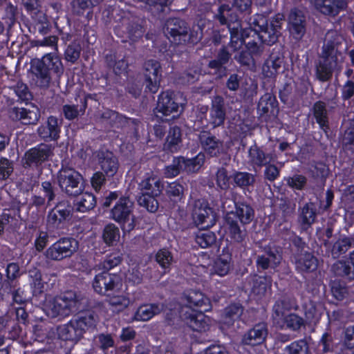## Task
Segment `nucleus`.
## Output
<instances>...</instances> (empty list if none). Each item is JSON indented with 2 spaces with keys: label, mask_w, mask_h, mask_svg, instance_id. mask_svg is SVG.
I'll list each match as a JSON object with an SVG mask.
<instances>
[{
  "label": "nucleus",
  "mask_w": 354,
  "mask_h": 354,
  "mask_svg": "<svg viewBox=\"0 0 354 354\" xmlns=\"http://www.w3.org/2000/svg\"><path fill=\"white\" fill-rule=\"evenodd\" d=\"M72 207L68 202L59 203L48 214V225L53 228L62 227L63 223L71 218Z\"/></svg>",
  "instance_id": "obj_15"
},
{
  "label": "nucleus",
  "mask_w": 354,
  "mask_h": 354,
  "mask_svg": "<svg viewBox=\"0 0 354 354\" xmlns=\"http://www.w3.org/2000/svg\"><path fill=\"white\" fill-rule=\"evenodd\" d=\"M180 160L178 162H181L183 170L187 172H196L198 171L205 162V155L203 153H199L194 158L185 159L183 157H180Z\"/></svg>",
  "instance_id": "obj_35"
},
{
  "label": "nucleus",
  "mask_w": 354,
  "mask_h": 354,
  "mask_svg": "<svg viewBox=\"0 0 354 354\" xmlns=\"http://www.w3.org/2000/svg\"><path fill=\"white\" fill-rule=\"evenodd\" d=\"M155 259L156 261L162 268L165 270L170 269L171 265L173 262V256L169 250L166 249H161L158 250L156 254Z\"/></svg>",
  "instance_id": "obj_45"
},
{
  "label": "nucleus",
  "mask_w": 354,
  "mask_h": 354,
  "mask_svg": "<svg viewBox=\"0 0 354 354\" xmlns=\"http://www.w3.org/2000/svg\"><path fill=\"white\" fill-rule=\"evenodd\" d=\"M65 54L68 61L74 62L80 57V47L78 45H70L66 48Z\"/></svg>",
  "instance_id": "obj_62"
},
{
  "label": "nucleus",
  "mask_w": 354,
  "mask_h": 354,
  "mask_svg": "<svg viewBox=\"0 0 354 354\" xmlns=\"http://www.w3.org/2000/svg\"><path fill=\"white\" fill-rule=\"evenodd\" d=\"M283 20V15L279 13L270 20L268 25L266 16L257 14L250 19V26L263 43L271 45L277 41Z\"/></svg>",
  "instance_id": "obj_3"
},
{
  "label": "nucleus",
  "mask_w": 354,
  "mask_h": 354,
  "mask_svg": "<svg viewBox=\"0 0 354 354\" xmlns=\"http://www.w3.org/2000/svg\"><path fill=\"white\" fill-rule=\"evenodd\" d=\"M78 308V300L75 293L72 291L55 297H48L44 305V312L52 318L68 316Z\"/></svg>",
  "instance_id": "obj_4"
},
{
  "label": "nucleus",
  "mask_w": 354,
  "mask_h": 354,
  "mask_svg": "<svg viewBox=\"0 0 354 354\" xmlns=\"http://www.w3.org/2000/svg\"><path fill=\"white\" fill-rule=\"evenodd\" d=\"M164 310V306L159 304H146L140 306L136 310L133 319L139 322H146L153 316Z\"/></svg>",
  "instance_id": "obj_26"
},
{
  "label": "nucleus",
  "mask_w": 354,
  "mask_h": 354,
  "mask_svg": "<svg viewBox=\"0 0 354 354\" xmlns=\"http://www.w3.org/2000/svg\"><path fill=\"white\" fill-rule=\"evenodd\" d=\"M60 127L57 118L50 116L46 122L38 128L37 133L45 140H56L59 137Z\"/></svg>",
  "instance_id": "obj_20"
},
{
  "label": "nucleus",
  "mask_w": 354,
  "mask_h": 354,
  "mask_svg": "<svg viewBox=\"0 0 354 354\" xmlns=\"http://www.w3.org/2000/svg\"><path fill=\"white\" fill-rule=\"evenodd\" d=\"M313 113L317 122L324 131H326L328 127V117L324 103L322 102H316L313 106Z\"/></svg>",
  "instance_id": "obj_41"
},
{
  "label": "nucleus",
  "mask_w": 354,
  "mask_h": 354,
  "mask_svg": "<svg viewBox=\"0 0 354 354\" xmlns=\"http://www.w3.org/2000/svg\"><path fill=\"white\" fill-rule=\"evenodd\" d=\"M350 246L351 241L348 238L339 239L333 245L331 254L334 258H337L340 254L346 252Z\"/></svg>",
  "instance_id": "obj_47"
},
{
  "label": "nucleus",
  "mask_w": 354,
  "mask_h": 354,
  "mask_svg": "<svg viewBox=\"0 0 354 354\" xmlns=\"http://www.w3.org/2000/svg\"><path fill=\"white\" fill-rule=\"evenodd\" d=\"M243 313V308L239 304H232L227 306L222 318L223 324L227 326L232 325L234 322L239 319Z\"/></svg>",
  "instance_id": "obj_37"
},
{
  "label": "nucleus",
  "mask_w": 354,
  "mask_h": 354,
  "mask_svg": "<svg viewBox=\"0 0 354 354\" xmlns=\"http://www.w3.org/2000/svg\"><path fill=\"white\" fill-rule=\"evenodd\" d=\"M281 66V60L277 59L275 60L268 61L263 67V71L266 76L273 77L279 71Z\"/></svg>",
  "instance_id": "obj_48"
},
{
  "label": "nucleus",
  "mask_w": 354,
  "mask_h": 354,
  "mask_svg": "<svg viewBox=\"0 0 354 354\" xmlns=\"http://www.w3.org/2000/svg\"><path fill=\"white\" fill-rule=\"evenodd\" d=\"M109 304L114 310L121 312L130 305L131 300L127 294H121L110 297Z\"/></svg>",
  "instance_id": "obj_43"
},
{
  "label": "nucleus",
  "mask_w": 354,
  "mask_h": 354,
  "mask_svg": "<svg viewBox=\"0 0 354 354\" xmlns=\"http://www.w3.org/2000/svg\"><path fill=\"white\" fill-rule=\"evenodd\" d=\"M51 152V147L48 145H40L32 148L25 154L26 163L28 165L41 164L48 159Z\"/></svg>",
  "instance_id": "obj_21"
},
{
  "label": "nucleus",
  "mask_w": 354,
  "mask_h": 354,
  "mask_svg": "<svg viewBox=\"0 0 354 354\" xmlns=\"http://www.w3.org/2000/svg\"><path fill=\"white\" fill-rule=\"evenodd\" d=\"M57 332L58 337L64 341L77 342L82 337L73 319L67 324L58 326Z\"/></svg>",
  "instance_id": "obj_27"
},
{
  "label": "nucleus",
  "mask_w": 354,
  "mask_h": 354,
  "mask_svg": "<svg viewBox=\"0 0 354 354\" xmlns=\"http://www.w3.org/2000/svg\"><path fill=\"white\" fill-rule=\"evenodd\" d=\"M181 142V133L178 127L171 128L167 136V140L165 144L166 149L171 152L177 151L180 148Z\"/></svg>",
  "instance_id": "obj_39"
},
{
  "label": "nucleus",
  "mask_w": 354,
  "mask_h": 354,
  "mask_svg": "<svg viewBox=\"0 0 354 354\" xmlns=\"http://www.w3.org/2000/svg\"><path fill=\"white\" fill-rule=\"evenodd\" d=\"M121 258L118 254H113L108 256L106 259L100 263V269L110 270L120 264Z\"/></svg>",
  "instance_id": "obj_57"
},
{
  "label": "nucleus",
  "mask_w": 354,
  "mask_h": 354,
  "mask_svg": "<svg viewBox=\"0 0 354 354\" xmlns=\"http://www.w3.org/2000/svg\"><path fill=\"white\" fill-rule=\"evenodd\" d=\"M287 183L292 189H301L306 183V179L301 175H294L287 179Z\"/></svg>",
  "instance_id": "obj_58"
},
{
  "label": "nucleus",
  "mask_w": 354,
  "mask_h": 354,
  "mask_svg": "<svg viewBox=\"0 0 354 354\" xmlns=\"http://www.w3.org/2000/svg\"><path fill=\"white\" fill-rule=\"evenodd\" d=\"M223 101L220 97H216L212 100L209 120L213 127L221 126L225 120V113L223 109Z\"/></svg>",
  "instance_id": "obj_30"
},
{
  "label": "nucleus",
  "mask_w": 354,
  "mask_h": 354,
  "mask_svg": "<svg viewBox=\"0 0 354 354\" xmlns=\"http://www.w3.org/2000/svg\"><path fill=\"white\" fill-rule=\"evenodd\" d=\"M98 163L107 176H113L118 169L117 158L110 151H100L97 153Z\"/></svg>",
  "instance_id": "obj_25"
},
{
  "label": "nucleus",
  "mask_w": 354,
  "mask_h": 354,
  "mask_svg": "<svg viewBox=\"0 0 354 354\" xmlns=\"http://www.w3.org/2000/svg\"><path fill=\"white\" fill-rule=\"evenodd\" d=\"M120 278L107 272L97 274L93 282L95 292L100 295H106L109 291L116 290L120 288Z\"/></svg>",
  "instance_id": "obj_12"
},
{
  "label": "nucleus",
  "mask_w": 354,
  "mask_h": 354,
  "mask_svg": "<svg viewBox=\"0 0 354 354\" xmlns=\"http://www.w3.org/2000/svg\"><path fill=\"white\" fill-rule=\"evenodd\" d=\"M14 91L20 100H26L28 99L29 93L26 84L18 82L14 88Z\"/></svg>",
  "instance_id": "obj_63"
},
{
  "label": "nucleus",
  "mask_w": 354,
  "mask_h": 354,
  "mask_svg": "<svg viewBox=\"0 0 354 354\" xmlns=\"http://www.w3.org/2000/svg\"><path fill=\"white\" fill-rule=\"evenodd\" d=\"M78 250V242L73 238H62L52 244L45 252L47 259L61 261L71 257Z\"/></svg>",
  "instance_id": "obj_10"
},
{
  "label": "nucleus",
  "mask_w": 354,
  "mask_h": 354,
  "mask_svg": "<svg viewBox=\"0 0 354 354\" xmlns=\"http://www.w3.org/2000/svg\"><path fill=\"white\" fill-rule=\"evenodd\" d=\"M202 148L211 157H216L225 152L223 142L209 132L202 131L198 136Z\"/></svg>",
  "instance_id": "obj_16"
},
{
  "label": "nucleus",
  "mask_w": 354,
  "mask_h": 354,
  "mask_svg": "<svg viewBox=\"0 0 354 354\" xmlns=\"http://www.w3.org/2000/svg\"><path fill=\"white\" fill-rule=\"evenodd\" d=\"M279 306H274V314L273 318L275 324L281 328H290L292 330L299 329L303 324L304 320L301 317L295 314L285 315L279 310Z\"/></svg>",
  "instance_id": "obj_17"
},
{
  "label": "nucleus",
  "mask_w": 354,
  "mask_h": 354,
  "mask_svg": "<svg viewBox=\"0 0 354 354\" xmlns=\"http://www.w3.org/2000/svg\"><path fill=\"white\" fill-rule=\"evenodd\" d=\"M275 103V100L271 96H265L260 100L258 110L262 113H273Z\"/></svg>",
  "instance_id": "obj_50"
},
{
  "label": "nucleus",
  "mask_w": 354,
  "mask_h": 354,
  "mask_svg": "<svg viewBox=\"0 0 354 354\" xmlns=\"http://www.w3.org/2000/svg\"><path fill=\"white\" fill-rule=\"evenodd\" d=\"M315 218V212L313 209L308 205L303 207L301 213V219L304 224L310 225Z\"/></svg>",
  "instance_id": "obj_59"
},
{
  "label": "nucleus",
  "mask_w": 354,
  "mask_h": 354,
  "mask_svg": "<svg viewBox=\"0 0 354 354\" xmlns=\"http://www.w3.org/2000/svg\"><path fill=\"white\" fill-rule=\"evenodd\" d=\"M30 278V285L33 295L41 294L44 291V283L41 280V274L37 268L31 269L28 271Z\"/></svg>",
  "instance_id": "obj_40"
},
{
  "label": "nucleus",
  "mask_w": 354,
  "mask_h": 354,
  "mask_svg": "<svg viewBox=\"0 0 354 354\" xmlns=\"http://www.w3.org/2000/svg\"><path fill=\"white\" fill-rule=\"evenodd\" d=\"M95 344L103 351L114 346V341L109 334H100L95 337Z\"/></svg>",
  "instance_id": "obj_51"
},
{
  "label": "nucleus",
  "mask_w": 354,
  "mask_h": 354,
  "mask_svg": "<svg viewBox=\"0 0 354 354\" xmlns=\"http://www.w3.org/2000/svg\"><path fill=\"white\" fill-rule=\"evenodd\" d=\"M96 201L95 196L88 192L82 193L77 199L75 207L77 211L86 212L92 209L95 205Z\"/></svg>",
  "instance_id": "obj_36"
},
{
  "label": "nucleus",
  "mask_w": 354,
  "mask_h": 354,
  "mask_svg": "<svg viewBox=\"0 0 354 354\" xmlns=\"http://www.w3.org/2000/svg\"><path fill=\"white\" fill-rule=\"evenodd\" d=\"M73 320L78 330H80L81 335H83L86 330L95 327L98 318L92 313H86L73 319Z\"/></svg>",
  "instance_id": "obj_33"
},
{
  "label": "nucleus",
  "mask_w": 354,
  "mask_h": 354,
  "mask_svg": "<svg viewBox=\"0 0 354 354\" xmlns=\"http://www.w3.org/2000/svg\"><path fill=\"white\" fill-rule=\"evenodd\" d=\"M268 334L265 324L261 323L255 325L242 339V342L246 345L254 346L263 342Z\"/></svg>",
  "instance_id": "obj_23"
},
{
  "label": "nucleus",
  "mask_w": 354,
  "mask_h": 354,
  "mask_svg": "<svg viewBox=\"0 0 354 354\" xmlns=\"http://www.w3.org/2000/svg\"><path fill=\"white\" fill-rule=\"evenodd\" d=\"M13 167L10 162L5 158L0 159V178H7L12 172Z\"/></svg>",
  "instance_id": "obj_61"
},
{
  "label": "nucleus",
  "mask_w": 354,
  "mask_h": 354,
  "mask_svg": "<svg viewBox=\"0 0 354 354\" xmlns=\"http://www.w3.org/2000/svg\"><path fill=\"white\" fill-rule=\"evenodd\" d=\"M232 213L234 214V218L237 217L243 225L250 223L254 218V210L245 203L236 205L235 212Z\"/></svg>",
  "instance_id": "obj_38"
},
{
  "label": "nucleus",
  "mask_w": 354,
  "mask_h": 354,
  "mask_svg": "<svg viewBox=\"0 0 354 354\" xmlns=\"http://www.w3.org/2000/svg\"><path fill=\"white\" fill-rule=\"evenodd\" d=\"M234 180L239 187H247L254 181V176L247 172H237L234 174Z\"/></svg>",
  "instance_id": "obj_49"
},
{
  "label": "nucleus",
  "mask_w": 354,
  "mask_h": 354,
  "mask_svg": "<svg viewBox=\"0 0 354 354\" xmlns=\"http://www.w3.org/2000/svg\"><path fill=\"white\" fill-rule=\"evenodd\" d=\"M189 308H196L200 311H209L212 309V304L208 297L198 290L189 291L185 297Z\"/></svg>",
  "instance_id": "obj_24"
},
{
  "label": "nucleus",
  "mask_w": 354,
  "mask_h": 354,
  "mask_svg": "<svg viewBox=\"0 0 354 354\" xmlns=\"http://www.w3.org/2000/svg\"><path fill=\"white\" fill-rule=\"evenodd\" d=\"M102 237L107 245H115L120 240V230L114 224H108L104 229Z\"/></svg>",
  "instance_id": "obj_42"
},
{
  "label": "nucleus",
  "mask_w": 354,
  "mask_h": 354,
  "mask_svg": "<svg viewBox=\"0 0 354 354\" xmlns=\"http://www.w3.org/2000/svg\"><path fill=\"white\" fill-rule=\"evenodd\" d=\"M57 180L62 191L69 196H77L84 189L82 175L72 168H62L57 173Z\"/></svg>",
  "instance_id": "obj_7"
},
{
  "label": "nucleus",
  "mask_w": 354,
  "mask_h": 354,
  "mask_svg": "<svg viewBox=\"0 0 354 354\" xmlns=\"http://www.w3.org/2000/svg\"><path fill=\"white\" fill-rule=\"evenodd\" d=\"M249 162L252 166L261 167L268 163L274 161L275 157L272 154H265V153L258 148L256 145L250 147L248 151Z\"/></svg>",
  "instance_id": "obj_29"
},
{
  "label": "nucleus",
  "mask_w": 354,
  "mask_h": 354,
  "mask_svg": "<svg viewBox=\"0 0 354 354\" xmlns=\"http://www.w3.org/2000/svg\"><path fill=\"white\" fill-rule=\"evenodd\" d=\"M343 37L336 31H328L325 37L319 62L316 66V76L322 82L330 79L335 71H339L343 63V55L339 50Z\"/></svg>",
  "instance_id": "obj_1"
},
{
  "label": "nucleus",
  "mask_w": 354,
  "mask_h": 354,
  "mask_svg": "<svg viewBox=\"0 0 354 354\" xmlns=\"http://www.w3.org/2000/svg\"><path fill=\"white\" fill-rule=\"evenodd\" d=\"M227 234L234 242L240 243L245 238V233L241 230L237 223L234 221V214L230 212L226 216Z\"/></svg>",
  "instance_id": "obj_34"
},
{
  "label": "nucleus",
  "mask_w": 354,
  "mask_h": 354,
  "mask_svg": "<svg viewBox=\"0 0 354 354\" xmlns=\"http://www.w3.org/2000/svg\"><path fill=\"white\" fill-rule=\"evenodd\" d=\"M32 70L37 77L42 80V85L47 86L50 81V74L59 77L64 71L60 58L55 53H47L41 59L32 62Z\"/></svg>",
  "instance_id": "obj_6"
},
{
  "label": "nucleus",
  "mask_w": 354,
  "mask_h": 354,
  "mask_svg": "<svg viewBox=\"0 0 354 354\" xmlns=\"http://www.w3.org/2000/svg\"><path fill=\"white\" fill-rule=\"evenodd\" d=\"M306 351L307 345L303 340L294 342L285 348V352L288 354H303Z\"/></svg>",
  "instance_id": "obj_52"
},
{
  "label": "nucleus",
  "mask_w": 354,
  "mask_h": 354,
  "mask_svg": "<svg viewBox=\"0 0 354 354\" xmlns=\"http://www.w3.org/2000/svg\"><path fill=\"white\" fill-rule=\"evenodd\" d=\"M317 10L324 15L336 16L346 6L345 0H315Z\"/></svg>",
  "instance_id": "obj_22"
},
{
  "label": "nucleus",
  "mask_w": 354,
  "mask_h": 354,
  "mask_svg": "<svg viewBox=\"0 0 354 354\" xmlns=\"http://www.w3.org/2000/svg\"><path fill=\"white\" fill-rule=\"evenodd\" d=\"M187 323L192 330L203 332L209 329L211 324V319L204 315L202 311L190 314L186 317Z\"/></svg>",
  "instance_id": "obj_28"
},
{
  "label": "nucleus",
  "mask_w": 354,
  "mask_h": 354,
  "mask_svg": "<svg viewBox=\"0 0 354 354\" xmlns=\"http://www.w3.org/2000/svg\"><path fill=\"white\" fill-rule=\"evenodd\" d=\"M180 158H175L173 160V162L165 167V175L167 178H173L176 176L180 171H183V167L181 165V162H178V160H180Z\"/></svg>",
  "instance_id": "obj_54"
},
{
  "label": "nucleus",
  "mask_w": 354,
  "mask_h": 354,
  "mask_svg": "<svg viewBox=\"0 0 354 354\" xmlns=\"http://www.w3.org/2000/svg\"><path fill=\"white\" fill-rule=\"evenodd\" d=\"M48 241V234L45 232H40L35 242L36 250L41 251L46 247Z\"/></svg>",
  "instance_id": "obj_64"
},
{
  "label": "nucleus",
  "mask_w": 354,
  "mask_h": 354,
  "mask_svg": "<svg viewBox=\"0 0 354 354\" xmlns=\"http://www.w3.org/2000/svg\"><path fill=\"white\" fill-rule=\"evenodd\" d=\"M232 268V254L229 248L225 247L214 262L212 274L224 277L230 272Z\"/></svg>",
  "instance_id": "obj_18"
},
{
  "label": "nucleus",
  "mask_w": 354,
  "mask_h": 354,
  "mask_svg": "<svg viewBox=\"0 0 354 354\" xmlns=\"http://www.w3.org/2000/svg\"><path fill=\"white\" fill-rule=\"evenodd\" d=\"M288 30L290 37L299 41L306 33V18L302 11L293 9L288 18Z\"/></svg>",
  "instance_id": "obj_14"
},
{
  "label": "nucleus",
  "mask_w": 354,
  "mask_h": 354,
  "mask_svg": "<svg viewBox=\"0 0 354 354\" xmlns=\"http://www.w3.org/2000/svg\"><path fill=\"white\" fill-rule=\"evenodd\" d=\"M305 316L308 322L315 323L319 319L321 312L314 304L310 303L306 306Z\"/></svg>",
  "instance_id": "obj_53"
},
{
  "label": "nucleus",
  "mask_w": 354,
  "mask_h": 354,
  "mask_svg": "<svg viewBox=\"0 0 354 354\" xmlns=\"http://www.w3.org/2000/svg\"><path fill=\"white\" fill-rule=\"evenodd\" d=\"M331 292L334 297L337 300H342L348 295L346 288L335 281L331 286Z\"/></svg>",
  "instance_id": "obj_60"
},
{
  "label": "nucleus",
  "mask_w": 354,
  "mask_h": 354,
  "mask_svg": "<svg viewBox=\"0 0 354 354\" xmlns=\"http://www.w3.org/2000/svg\"><path fill=\"white\" fill-rule=\"evenodd\" d=\"M270 281L265 277H259L254 282L252 292L259 297L266 295L270 289Z\"/></svg>",
  "instance_id": "obj_46"
},
{
  "label": "nucleus",
  "mask_w": 354,
  "mask_h": 354,
  "mask_svg": "<svg viewBox=\"0 0 354 354\" xmlns=\"http://www.w3.org/2000/svg\"><path fill=\"white\" fill-rule=\"evenodd\" d=\"M166 192L168 196L173 200H175L176 198H180L183 193V187L179 183L174 182L167 186Z\"/></svg>",
  "instance_id": "obj_55"
},
{
  "label": "nucleus",
  "mask_w": 354,
  "mask_h": 354,
  "mask_svg": "<svg viewBox=\"0 0 354 354\" xmlns=\"http://www.w3.org/2000/svg\"><path fill=\"white\" fill-rule=\"evenodd\" d=\"M187 100L181 93L165 91L158 96L155 109L156 116L163 121H170L182 113Z\"/></svg>",
  "instance_id": "obj_2"
},
{
  "label": "nucleus",
  "mask_w": 354,
  "mask_h": 354,
  "mask_svg": "<svg viewBox=\"0 0 354 354\" xmlns=\"http://www.w3.org/2000/svg\"><path fill=\"white\" fill-rule=\"evenodd\" d=\"M145 83L146 88L152 93L158 91L162 76L161 66L155 60H149L145 64Z\"/></svg>",
  "instance_id": "obj_13"
},
{
  "label": "nucleus",
  "mask_w": 354,
  "mask_h": 354,
  "mask_svg": "<svg viewBox=\"0 0 354 354\" xmlns=\"http://www.w3.org/2000/svg\"><path fill=\"white\" fill-rule=\"evenodd\" d=\"M162 188L163 185L158 176L151 174L145 178L139 184L138 204L150 212H156L158 208L157 197L161 194Z\"/></svg>",
  "instance_id": "obj_5"
},
{
  "label": "nucleus",
  "mask_w": 354,
  "mask_h": 354,
  "mask_svg": "<svg viewBox=\"0 0 354 354\" xmlns=\"http://www.w3.org/2000/svg\"><path fill=\"white\" fill-rule=\"evenodd\" d=\"M192 219L194 224L201 228H209L216 223V215L203 199L196 200L193 205Z\"/></svg>",
  "instance_id": "obj_11"
},
{
  "label": "nucleus",
  "mask_w": 354,
  "mask_h": 354,
  "mask_svg": "<svg viewBox=\"0 0 354 354\" xmlns=\"http://www.w3.org/2000/svg\"><path fill=\"white\" fill-rule=\"evenodd\" d=\"M216 184L222 189H226L230 186V177L224 168H221L217 171Z\"/></svg>",
  "instance_id": "obj_56"
},
{
  "label": "nucleus",
  "mask_w": 354,
  "mask_h": 354,
  "mask_svg": "<svg viewBox=\"0 0 354 354\" xmlns=\"http://www.w3.org/2000/svg\"><path fill=\"white\" fill-rule=\"evenodd\" d=\"M133 203L128 197H122L111 211V218L119 223L127 231L135 227V217L132 214Z\"/></svg>",
  "instance_id": "obj_8"
},
{
  "label": "nucleus",
  "mask_w": 354,
  "mask_h": 354,
  "mask_svg": "<svg viewBox=\"0 0 354 354\" xmlns=\"http://www.w3.org/2000/svg\"><path fill=\"white\" fill-rule=\"evenodd\" d=\"M196 35H187L186 23L178 19H172L167 21L166 34L172 42L181 44L187 41L192 43L197 42L201 38V30L197 26Z\"/></svg>",
  "instance_id": "obj_9"
},
{
  "label": "nucleus",
  "mask_w": 354,
  "mask_h": 354,
  "mask_svg": "<svg viewBox=\"0 0 354 354\" xmlns=\"http://www.w3.org/2000/svg\"><path fill=\"white\" fill-rule=\"evenodd\" d=\"M333 270L338 276L354 278V250L350 253L348 261H338L334 263Z\"/></svg>",
  "instance_id": "obj_32"
},
{
  "label": "nucleus",
  "mask_w": 354,
  "mask_h": 354,
  "mask_svg": "<svg viewBox=\"0 0 354 354\" xmlns=\"http://www.w3.org/2000/svg\"><path fill=\"white\" fill-rule=\"evenodd\" d=\"M10 117L12 120H20L25 124H31L39 120L40 112L36 106H32L31 109L15 107L10 111Z\"/></svg>",
  "instance_id": "obj_19"
},
{
  "label": "nucleus",
  "mask_w": 354,
  "mask_h": 354,
  "mask_svg": "<svg viewBox=\"0 0 354 354\" xmlns=\"http://www.w3.org/2000/svg\"><path fill=\"white\" fill-rule=\"evenodd\" d=\"M196 243L202 248H207L215 243L216 236L210 231H199L195 238Z\"/></svg>",
  "instance_id": "obj_44"
},
{
  "label": "nucleus",
  "mask_w": 354,
  "mask_h": 354,
  "mask_svg": "<svg viewBox=\"0 0 354 354\" xmlns=\"http://www.w3.org/2000/svg\"><path fill=\"white\" fill-rule=\"evenodd\" d=\"M295 266L299 272H313L317 268V260L310 253L298 254L295 258Z\"/></svg>",
  "instance_id": "obj_31"
}]
</instances>
